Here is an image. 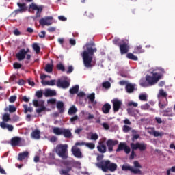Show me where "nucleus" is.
<instances>
[{
  "mask_svg": "<svg viewBox=\"0 0 175 175\" xmlns=\"http://www.w3.org/2000/svg\"><path fill=\"white\" fill-rule=\"evenodd\" d=\"M85 47V50L81 53L83 65L85 68H92V60L94 59V54L98 51V49L95 48V43H86Z\"/></svg>",
  "mask_w": 175,
  "mask_h": 175,
  "instance_id": "f257e3e1",
  "label": "nucleus"
},
{
  "mask_svg": "<svg viewBox=\"0 0 175 175\" xmlns=\"http://www.w3.org/2000/svg\"><path fill=\"white\" fill-rule=\"evenodd\" d=\"M150 75H146V79H142L139 81V85L141 87L147 88L152 87V85H155L159 81L160 79H162V75L159 73L152 72Z\"/></svg>",
  "mask_w": 175,
  "mask_h": 175,
  "instance_id": "f03ea898",
  "label": "nucleus"
},
{
  "mask_svg": "<svg viewBox=\"0 0 175 175\" xmlns=\"http://www.w3.org/2000/svg\"><path fill=\"white\" fill-rule=\"evenodd\" d=\"M96 166L105 172H107V170H109V172H116L118 167L117 164L111 163L110 160H102L97 163Z\"/></svg>",
  "mask_w": 175,
  "mask_h": 175,
  "instance_id": "7ed1b4c3",
  "label": "nucleus"
},
{
  "mask_svg": "<svg viewBox=\"0 0 175 175\" xmlns=\"http://www.w3.org/2000/svg\"><path fill=\"white\" fill-rule=\"evenodd\" d=\"M55 152L62 159H68V145L59 144L56 146Z\"/></svg>",
  "mask_w": 175,
  "mask_h": 175,
  "instance_id": "20e7f679",
  "label": "nucleus"
},
{
  "mask_svg": "<svg viewBox=\"0 0 175 175\" xmlns=\"http://www.w3.org/2000/svg\"><path fill=\"white\" fill-rule=\"evenodd\" d=\"M130 146L131 150H139L141 152L146 151V150H147V144L146 143H131Z\"/></svg>",
  "mask_w": 175,
  "mask_h": 175,
  "instance_id": "39448f33",
  "label": "nucleus"
},
{
  "mask_svg": "<svg viewBox=\"0 0 175 175\" xmlns=\"http://www.w3.org/2000/svg\"><path fill=\"white\" fill-rule=\"evenodd\" d=\"M29 10H33V12H36V18L40 17V15L42 14V12H43V5L38 6V5L32 3L29 5Z\"/></svg>",
  "mask_w": 175,
  "mask_h": 175,
  "instance_id": "423d86ee",
  "label": "nucleus"
},
{
  "mask_svg": "<svg viewBox=\"0 0 175 175\" xmlns=\"http://www.w3.org/2000/svg\"><path fill=\"white\" fill-rule=\"evenodd\" d=\"M33 105L35 107H40L36 109V113L40 114L42 111H44V101L33 100Z\"/></svg>",
  "mask_w": 175,
  "mask_h": 175,
  "instance_id": "0eeeda50",
  "label": "nucleus"
},
{
  "mask_svg": "<svg viewBox=\"0 0 175 175\" xmlns=\"http://www.w3.org/2000/svg\"><path fill=\"white\" fill-rule=\"evenodd\" d=\"M122 170L124 172H131L133 173V174H142V170L140 169H135L133 167H131V165L128 164H124L122 166Z\"/></svg>",
  "mask_w": 175,
  "mask_h": 175,
  "instance_id": "6e6552de",
  "label": "nucleus"
},
{
  "mask_svg": "<svg viewBox=\"0 0 175 175\" xmlns=\"http://www.w3.org/2000/svg\"><path fill=\"white\" fill-rule=\"evenodd\" d=\"M120 54H126L129 51V43L128 41L122 40V44L120 45Z\"/></svg>",
  "mask_w": 175,
  "mask_h": 175,
  "instance_id": "1a4fd4ad",
  "label": "nucleus"
},
{
  "mask_svg": "<svg viewBox=\"0 0 175 175\" xmlns=\"http://www.w3.org/2000/svg\"><path fill=\"white\" fill-rule=\"evenodd\" d=\"M113 109L115 113H117L122 106V102L117 98L112 100Z\"/></svg>",
  "mask_w": 175,
  "mask_h": 175,
  "instance_id": "9d476101",
  "label": "nucleus"
},
{
  "mask_svg": "<svg viewBox=\"0 0 175 175\" xmlns=\"http://www.w3.org/2000/svg\"><path fill=\"white\" fill-rule=\"evenodd\" d=\"M71 151L75 158H83V153L79 147L74 146H72Z\"/></svg>",
  "mask_w": 175,
  "mask_h": 175,
  "instance_id": "9b49d317",
  "label": "nucleus"
},
{
  "mask_svg": "<svg viewBox=\"0 0 175 175\" xmlns=\"http://www.w3.org/2000/svg\"><path fill=\"white\" fill-rule=\"evenodd\" d=\"M106 144L108 147V150L109 152H113V147L118 144V140L108 139L106 142Z\"/></svg>",
  "mask_w": 175,
  "mask_h": 175,
  "instance_id": "f8f14e48",
  "label": "nucleus"
},
{
  "mask_svg": "<svg viewBox=\"0 0 175 175\" xmlns=\"http://www.w3.org/2000/svg\"><path fill=\"white\" fill-rule=\"evenodd\" d=\"M57 87H58L59 88H68L69 85H70V83L68 81H65V80H61L59 79L57 81V84H56Z\"/></svg>",
  "mask_w": 175,
  "mask_h": 175,
  "instance_id": "ddd939ff",
  "label": "nucleus"
},
{
  "mask_svg": "<svg viewBox=\"0 0 175 175\" xmlns=\"http://www.w3.org/2000/svg\"><path fill=\"white\" fill-rule=\"evenodd\" d=\"M97 150L100 154H105L107 151V148L105 145V141H100L98 142Z\"/></svg>",
  "mask_w": 175,
  "mask_h": 175,
  "instance_id": "4468645a",
  "label": "nucleus"
},
{
  "mask_svg": "<svg viewBox=\"0 0 175 175\" xmlns=\"http://www.w3.org/2000/svg\"><path fill=\"white\" fill-rule=\"evenodd\" d=\"M17 6H18L19 9L14 11L15 14H18V13L27 11V4H25V3H17Z\"/></svg>",
  "mask_w": 175,
  "mask_h": 175,
  "instance_id": "2eb2a0df",
  "label": "nucleus"
},
{
  "mask_svg": "<svg viewBox=\"0 0 175 175\" xmlns=\"http://www.w3.org/2000/svg\"><path fill=\"white\" fill-rule=\"evenodd\" d=\"M25 55H27V52H25V49H21L19 53L16 54L18 61H23V59H25Z\"/></svg>",
  "mask_w": 175,
  "mask_h": 175,
  "instance_id": "dca6fc26",
  "label": "nucleus"
},
{
  "mask_svg": "<svg viewBox=\"0 0 175 175\" xmlns=\"http://www.w3.org/2000/svg\"><path fill=\"white\" fill-rule=\"evenodd\" d=\"M136 87L135 84H132V83H126L125 86V90L127 94H133L135 92V88Z\"/></svg>",
  "mask_w": 175,
  "mask_h": 175,
  "instance_id": "f3484780",
  "label": "nucleus"
},
{
  "mask_svg": "<svg viewBox=\"0 0 175 175\" xmlns=\"http://www.w3.org/2000/svg\"><path fill=\"white\" fill-rule=\"evenodd\" d=\"M0 126L1 128H2V129H8L9 132H12L13 131V129H14V127H13V125L8 124L5 122H1Z\"/></svg>",
  "mask_w": 175,
  "mask_h": 175,
  "instance_id": "a211bd4d",
  "label": "nucleus"
},
{
  "mask_svg": "<svg viewBox=\"0 0 175 175\" xmlns=\"http://www.w3.org/2000/svg\"><path fill=\"white\" fill-rule=\"evenodd\" d=\"M10 143L12 147H16V146H18L21 143V138L20 137H14L11 139Z\"/></svg>",
  "mask_w": 175,
  "mask_h": 175,
  "instance_id": "6ab92c4d",
  "label": "nucleus"
},
{
  "mask_svg": "<svg viewBox=\"0 0 175 175\" xmlns=\"http://www.w3.org/2000/svg\"><path fill=\"white\" fill-rule=\"evenodd\" d=\"M62 135H63L66 139H70V137H72V131H70L69 129L63 128Z\"/></svg>",
  "mask_w": 175,
  "mask_h": 175,
  "instance_id": "aec40b11",
  "label": "nucleus"
},
{
  "mask_svg": "<svg viewBox=\"0 0 175 175\" xmlns=\"http://www.w3.org/2000/svg\"><path fill=\"white\" fill-rule=\"evenodd\" d=\"M57 95V92L51 89H46L44 91V96L49 98V96H55Z\"/></svg>",
  "mask_w": 175,
  "mask_h": 175,
  "instance_id": "412c9836",
  "label": "nucleus"
},
{
  "mask_svg": "<svg viewBox=\"0 0 175 175\" xmlns=\"http://www.w3.org/2000/svg\"><path fill=\"white\" fill-rule=\"evenodd\" d=\"M56 107L59 111V113H60L61 114H62V113L65 111V107L64 105V102L62 101H57L56 104Z\"/></svg>",
  "mask_w": 175,
  "mask_h": 175,
  "instance_id": "4be33fe9",
  "label": "nucleus"
},
{
  "mask_svg": "<svg viewBox=\"0 0 175 175\" xmlns=\"http://www.w3.org/2000/svg\"><path fill=\"white\" fill-rule=\"evenodd\" d=\"M111 109V105L109 103H105L102 107V111L104 114H109Z\"/></svg>",
  "mask_w": 175,
  "mask_h": 175,
  "instance_id": "5701e85b",
  "label": "nucleus"
},
{
  "mask_svg": "<svg viewBox=\"0 0 175 175\" xmlns=\"http://www.w3.org/2000/svg\"><path fill=\"white\" fill-rule=\"evenodd\" d=\"M54 18L53 16H45L44 17V25L47 27L51 25L54 23Z\"/></svg>",
  "mask_w": 175,
  "mask_h": 175,
  "instance_id": "b1692460",
  "label": "nucleus"
},
{
  "mask_svg": "<svg viewBox=\"0 0 175 175\" xmlns=\"http://www.w3.org/2000/svg\"><path fill=\"white\" fill-rule=\"evenodd\" d=\"M157 98H159V99H160V98H165L166 102H167V93H166L163 89H160Z\"/></svg>",
  "mask_w": 175,
  "mask_h": 175,
  "instance_id": "393cba45",
  "label": "nucleus"
},
{
  "mask_svg": "<svg viewBox=\"0 0 175 175\" xmlns=\"http://www.w3.org/2000/svg\"><path fill=\"white\" fill-rule=\"evenodd\" d=\"M31 137H32V139H40V131L38 129L33 131L31 133Z\"/></svg>",
  "mask_w": 175,
  "mask_h": 175,
  "instance_id": "a878e982",
  "label": "nucleus"
},
{
  "mask_svg": "<svg viewBox=\"0 0 175 175\" xmlns=\"http://www.w3.org/2000/svg\"><path fill=\"white\" fill-rule=\"evenodd\" d=\"M142 53H144L142 45H138L135 47L133 54H142Z\"/></svg>",
  "mask_w": 175,
  "mask_h": 175,
  "instance_id": "bb28decb",
  "label": "nucleus"
},
{
  "mask_svg": "<svg viewBox=\"0 0 175 175\" xmlns=\"http://www.w3.org/2000/svg\"><path fill=\"white\" fill-rule=\"evenodd\" d=\"M29 155V152L27 151L19 153L18 157V161H23V159H25V158H28Z\"/></svg>",
  "mask_w": 175,
  "mask_h": 175,
  "instance_id": "cd10ccee",
  "label": "nucleus"
},
{
  "mask_svg": "<svg viewBox=\"0 0 175 175\" xmlns=\"http://www.w3.org/2000/svg\"><path fill=\"white\" fill-rule=\"evenodd\" d=\"M63 129L64 128L55 127L53 129V132L55 135H57V136H60V135H62Z\"/></svg>",
  "mask_w": 175,
  "mask_h": 175,
  "instance_id": "c85d7f7f",
  "label": "nucleus"
},
{
  "mask_svg": "<svg viewBox=\"0 0 175 175\" xmlns=\"http://www.w3.org/2000/svg\"><path fill=\"white\" fill-rule=\"evenodd\" d=\"M126 144L125 142H120L116 149V152H120V151H124Z\"/></svg>",
  "mask_w": 175,
  "mask_h": 175,
  "instance_id": "c756f323",
  "label": "nucleus"
},
{
  "mask_svg": "<svg viewBox=\"0 0 175 175\" xmlns=\"http://www.w3.org/2000/svg\"><path fill=\"white\" fill-rule=\"evenodd\" d=\"M53 68H54V65L47 64L45 66L44 70L47 72V73H52L53 72Z\"/></svg>",
  "mask_w": 175,
  "mask_h": 175,
  "instance_id": "7c9ffc66",
  "label": "nucleus"
},
{
  "mask_svg": "<svg viewBox=\"0 0 175 175\" xmlns=\"http://www.w3.org/2000/svg\"><path fill=\"white\" fill-rule=\"evenodd\" d=\"M79 85H76L73 86L69 90L70 94H72V95H75V94H77V92H79Z\"/></svg>",
  "mask_w": 175,
  "mask_h": 175,
  "instance_id": "2f4dec72",
  "label": "nucleus"
},
{
  "mask_svg": "<svg viewBox=\"0 0 175 175\" xmlns=\"http://www.w3.org/2000/svg\"><path fill=\"white\" fill-rule=\"evenodd\" d=\"M126 58H128L129 59H131V61H137V59H139V58H137V56L133 55V53H127Z\"/></svg>",
  "mask_w": 175,
  "mask_h": 175,
  "instance_id": "473e14b6",
  "label": "nucleus"
},
{
  "mask_svg": "<svg viewBox=\"0 0 175 175\" xmlns=\"http://www.w3.org/2000/svg\"><path fill=\"white\" fill-rule=\"evenodd\" d=\"M23 107L24 109V113L25 114H27V113H32V111H33V108H32L31 107H29L27 105H23Z\"/></svg>",
  "mask_w": 175,
  "mask_h": 175,
  "instance_id": "72a5a7b5",
  "label": "nucleus"
},
{
  "mask_svg": "<svg viewBox=\"0 0 175 175\" xmlns=\"http://www.w3.org/2000/svg\"><path fill=\"white\" fill-rule=\"evenodd\" d=\"M68 114L69 116H72V114H76L77 113V108H76L75 106H72L69 109H68Z\"/></svg>",
  "mask_w": 175,
  "mask_h": 175,
  "instance_id": "f704fd0d",
  "label": "nucleus"
},
{
  "mask_svg": "<svg viewBox=\"0 0 175 175\" xmlns=\"http://www.w3.org/2000/svg\"><path fill=\"white\" fill-rule=\"evenodd\" d=\"M33 49L36 53V54H39L40 53V46L38 45L36 43H33L32 44Z\"/></svg>",
  "mask_w": 175,
  "mask_h": 175,
  "instance_id": "c9c22d12",
  "label": "nucleus"
},
{
  "mask_svg": "<svg viewBox=\"0 0 175 175\" xmlns=\"http://www.w3.org/2000/svg\"><path fill=\"white\" fill-rule=\"evenodd\" d=\"M102 87H103V88H105V90H109L111 87V83H110V82H109L107 81L103 82Z\"/></svg>",
  "mask_w": 175,
  "mask_h": 175,
  "instance_id": "e433bc0d",
  "label": "nucleus"
},
{
  "mask_svg": "<svg viewBox=\"0 0 175 175\" xmlns=\"http://www.w3.org/2000/svg\"><path fill=\"white\" fill-rule=\"evenodd\" d=\"M56 68L57 70H60L61 72H65V66L62 64V63H59L56 65Z\"/></svg>",
  "mask_w": 175,
  "mask_h": 175,
  "instance_id": "4c0bfd02",
  "label": "nucleus"
},
{
  "mask_svg": "<svg viewBox=\"0 0 175 175\" xmlns=\"http://www.w3.org/2000/svg\"><path fill=\"white\" fill-rule=\"evenodd\" d=\"M12 119H10V115L9 113H5L3 116V121L4 122H9V121H11Z\"/></svg>",
  "mask_w": 175,
  "mask_h": 175,
  "instance_id": "58836bf2",
  "label": "nucleus"
},
{
  "mask_svg": "<svg viewBox=\"0 0 175 175\" xmlns=\"http://www.w3.org/2000/svg\"><path fill=\"white\" fill-rule=\"evenodd\" d=\"M88 99L90 100V102L94 103V102L95 101V93H92L88 95Z\"/></svg>",
  "mask_w": 175,
  "mask_h": 175,
  "instance_id": "ea45409f",
  "label": "nucleus"
},
{
  "mask_svg": "<svg viewBox=\"0 0 175 175\" xmlns=\"http://www.w3.org/2000/svg\"><path fill=\"white\" fill-rule=\"evenodd\" d=\"M112 42L113 44H116V46H118L119 47L120 44H122V41H120V38H115Z\"/></svg>",
  "mask_w": 175,
  "mask_h": 175,
  "instance_id": "a19ab883",
  "label": "nucleus"
},
{
  "mask_svg": "<svg viewBox=\"0 0 175 175\" xmlns=\"http://www.w3.org/2000/svg\"><path fill=\"white\" fill-rule=\"evenodd\" d=\"M44 85L53 86L55 85V80L44 81Z\"/></svg>",
  "mask_w": 175,
  "mask_h": 175,
  "instance_id": "79ce46f5",
  "label": "nucleus"
},
{
  "mask_svg": "<svg viewBox=\"0 0 175 175\" xmlns=\"http://www.w3.org/2000/svg\"><path fill=\"white\" fill-rule=\"evenodd\" d=\"M139 99L142 102H147V100H148V99H147V95L146 94H140L139 96Z\"/></svg>",
  "mask_w": 175,
  "mask_h": 175,
  "instance_id": "37998d69",
  "label": "nucleus"
},
{
  "mask_svg": "<svg viewBox=\"0 0 175 175\" xmlns=\"http://www.w3.org/2000/svg\"><path fill=\"white\" fill-rule=\"evenodd\" d=\"M85 146L90 148V150H94V148H95V144L92 142H88L85 144Z\"/></svg>",
  "mask_w": 175,
  "mask_h": 175,
  "instance_id": "c03bdc74",
  "label": "nucleus"
},
{
  "mask_svg": "<svg viewBox=\"0 0 175 175\" xmlns=\"http://www.w3.org/2000/svg\"><path fill=\"white\" fill-rule=\"evenodd\" d=\"M8 110L10 113H15V111H17V108L14 105H9Z\"/></svg>",
  "mask_w": 175,
  "mask_h": 175,
  "instance_id": "a18cd8bd",
  "label": "nucleus"
},
{
  "mask_svg": "<svg viewBox=\"0 0 175 175\" xmlns=\"http://www.w3.org/2000/svg\"><path fill=\"white\" fill-rule=\"evenodd\" d=\"M133 165H134V167H135L134 169H142V165H140V163L137 161H135L133 162Z\"/></svg>",
  "mask_w": 175,
  "mask_h": 175,
  "instance_id": "49530a36",
  "label": "nucleus"
},
{
  "mask_svg": "<svg viewBox=\"0 0 175 175\" xmlns=\"http://www.w3.org/2000/svg\"><path fill=\"white\" fill-rule=\"evenodd\" d=\"M48 105H55L57 103V99L55 98H50L47 100Z\"/></svg>",
  "mask_w": 175,
  "mask_h": 175,
  "instance_id": "de8ad7c7",
  "label": "nucleus"
},
{
  "mask_svg": "<svg viewBox=\"0 0 175 175\" xmlns=\"http://www.w3.org/2000/svg\"><path fill=\"white\" fill-rule=\"evenodd\" d=\"M131 129L132 128H131L128 125L123 126V132H124L125 133H128V132H129V131H131Z\"/></svg>",
  "mask_w": 175,
  "mask_h": 175,
  "instance_id": "09e8293b",
  "label": "nucleus"
},
{
  "mask_svg": "<svg viewBox=\"0 0 175 175\" xmlns=\"http://www.w3.org/2000/svg\"><path fill=\"white\" fill-rule=\"evenodd\" d=\"M36 96L38 98V99H40V98L43 96V92L42 90L37 91L36 92Z\"/></svg>",
  "mask_w": 175,
  "mask_h": 175,
  "instance_id": "8fccbe9b",
  "label": "nucleus"
},
{
  "mask_svg": "<svg viewBox=\"0 0 175 175\" xmlns=\"http://www.w3.org/2000/svg\"><path fill=\"white\" fill-rule=\"evenodd\" d=\"M15 100H17V96H11L9 98V102L10 103H14Z\"/></svg>",
  "mask_w": 175,
  "mask_h": 175,
  "instance_id": "3c124183",
  "label": "nucleus"
},
{
  "mask_svg": "<svg viewBox=\"0 0 175 175\" xmlns=\"http://www.w3.org/2000/svg\"><path fill=\"white\" fill-rule=\"evenodd\" d=\"M84 16H86V17H89V18H94V14L90 12H85Z\"/></svg>",
  "mask_w": 175,
  "mask_h": 175,
  "instance_id": "603ef678",
  "label": "nucleus"
},
{
  "mask_svg": "<svg viewBox=\"0 0 175 175\" xmlns=\"http://www.w3.org/2000/svg\"><path fill=\"white\" fill-rule=\"evenodd\" d=\"M142 110H148L150 109V105L148 103H146L141 106Z\"/></svg>",
  "mask_w": 175,
  "mask_h": 175,
  "instance_id": "864d4df0",
  "label": "nucleus"
},
{
  "mask_svg": "<svg viewBox=\"0 0 175 175\" xmlns=\"http://www.w3.org/2000/svg\"><path fill=\"white\" fill-rule=\"evenodd\" d=\"M90 139L91 140H98V139H99V135L96 133L92 134Z\"/></svg>",
  "mask_w": 175,
  "mask_h": 175,
  "instance_id": "5fc2aeb1",
  "label": "nucleus"
},
{
  "mask_svg": "<svg viewBox=\"0 0 175 175\" xmlns=\"http://www.w3.org/2000/svg\"><path fill=\"white\" fill-rule=\"evenodd\" d=\"M175 173V166H172L171 168L167 170V175H170V172Z\"/></svg>",
  "mask_w": 175,
  "mask_h": 175,
  "instance_id": "6e6d98bb",
  "label": "nucleus"
},
{
  "mask_svg": "<svg viewBox=\"0 0 175 175\" xmlns=\"http://www.w3.org/2000/svg\"><path fill=\"white\" fill-rule=\"evenodd\" d=\"M131 153L130 155V159H133L136 157V153H135V151H136V149H131Z\"/></svg>",
  "mask_w": 175,
  "mask_h": 175,
  "instance_id": "4d7b16f0",
  "label": "nucleus"
},
{
  "mask_svg": "<svg viewBox=\"0 0 175 175\" xmlns=\"http://www.w3.org/2000/svg\"><path fill=\"white\" fill-rule=\"evenodd\" d=\"M13 66H14V69H20L21 68L22 65L20 63L16 62L13 64Z\"/></svg>",
  "mask_w": 175,
  "mask_h": 175,
  "instance_id": "13d9d810",
  "label": "nucleus"
},
{
  "mask_svg": "<svg viewBox=\"0 0 175 175\" xmlns=\"http://www.w3.org/2000/svg\"><path fill=\"white\" fill-rule=\"evenodd\" d=\"M123 150L124 151L125 153L129 154L131 152V148L128 146V145H126Z\"/></svg>",
  "mask_w": 175,
  "mask_h": 175,
  "instance_id": "bf43d9fd",
  "label": "nucleus"
},
{
  "mask_svg": "<svg viewBox=\"0 0 175 175\" xmlns=\"http://www.w3.org/2000/svg\"><path fill=\"white\" fill-rule=\"evenodd\" d=\"M72 72H73V66H69L68 70L67 71H66V73H67V75H70V73H72Z\"/></svg>",
  "mask_w": 175,
  "mask_h": 175,
  "instance_id": "052dcab7",
  "label": "nucleus"
},
{
  "mask_svg": "<svg viewBox=\"0 0 175 175\" xmlns=\"http://www.w3.org/2000/svg\"><path fill=\"white\" fill-rule=\"evenodd\" d=\"M102 126H103L104 129H105L106 131H109V129H110V126L107 123H103Z\"/></svg>",
  "mask_w": 175,
  "mask_h": 175,
  "instance_id": "680f3d73",
  "label": "nucleus"
},
{
  "mask_svg": "<svg viewBox=\"0 0 175 175\" xmlns=\"http://www.w3.org/2000/svg\"><path fill=\"white\" fill-rule=\"evenodd\" d=\"M154 132H155V128H148V133H149L150 135H154Z\"/></svg>",
  "mask_w": 175,
  "mask_h": 175,
  "instance_id": "e2e57ef3",
  "label": "nucleus"
},
{
  "mask_svg": "<svg viewBox=\"0 0 175 175\" xmlns=\"http://www.w3.org/2000/svg\"><path fill=\"white\" fill-rule=\"evenodd\" d=\"M57 140H58V137H57L56 136H52L50 138V142H51V143H55V142H57Z\"/></svg>",
  "mask_w": 175,
  "mask_h": 175,
  "instance_id": "0e129e2a",
  "label": "nucleus"
},
{
  "mask_svg": "<svg viewBox=\"0 0 175 175\" xmlns=\"http://www.w3.org/2000/svg\"><path fill=\"white\" fill-rule=\"evenodd\" d=\"M128 106H133V107H137L138 104H137V103L130 102L128 103Z\"/></svg>",
  "mask_w": 175,
  "mask_h": 175,
  "instance_id": "69168bd1",
  "label": "nucleus"
},
{
  "mask_svg": "<svg viewBox=\"0 0 175 175\" xmlns=\"http://www.w3.org/2000/svg\"><path fill=\"white\" fill-rule=\"evenodd\" d=\"M153 136H154V137H158L159 136H162V133H159L158 131H154V132L153 133Z\"/></svg>",
  "mask_w": 175,
  "mask_h": 175,
  "instance_id": "338daca9",
  "label": "nucleus"
},
{
  "mask_svg": "<svg viewBox=\"0 0 175 175\" xmlns=\"http://www.w3.org/2000/svg\"><path fill=\"white\" fill-rule=\"evenodd\" d=\"M85 144L86 143L82 141V142H77L75 144V146L76 147H77V146H85Z\"/></svg>",
  "mask_w": 175,
  "mask_h": 175,
  "instance_id": "774afa93",
  "label": "nucleus"
}]
</instances>
